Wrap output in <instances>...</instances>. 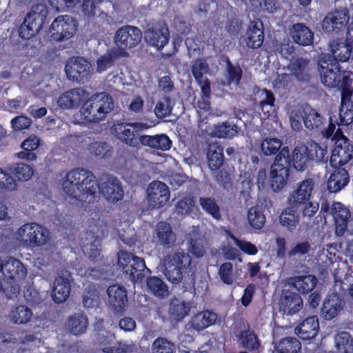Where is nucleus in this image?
I'll list each match as a JSON object with an SVG mask.
<instances>
[{
  "mask_svg": "<svg viewBox=\"0 0 353 353\" xmlns=\"http://www.w3.org/2000/svg\"><path fill=\"white\" fill-rule=\"evenodd\" d=\"M62 188L71 202L83 207L94 203L99 192L111 203L122 200L124 196L122 184L117 178L109 177L99 184L95 175L84 168H75L68 172Z\"/></svg>",
  "mask_w": 353,
  "mask_h": 353,
  "instance_id": "obj_1",
  "label": "nucleus"
},
{
  "mask_svg": "<svg viewBox=\"0 0 353 353\" xmlns=\"http://www.w3.org/2000/svg\"><path fill=\"white\" fill-rule=\"evenodd\" d=\"M164 274L172 284H179L183 291L195 288V271L189 253L176 251L164 258Z\"/></svg>",
  "mask_w": 353,
  "mask_h": 353,
  "instance_id": "obj_2",
  "label": "nucleus"
},
{
  "mask_svg": "<svg viewBox=\"0 0 353 353\" xmlns=\"http://www.w3.org/2000/svg\"><path fill=\"white\" fill-rule=\"evenodd\" d=\"M114 108L112 97L105 92L92 94L81 108L83 118L88 122H99L107 117Z\"/></svg>",
  "mask_w": 353,
  "mask_h": 353,
  "instance_id": "obj_3",
  "label": "nucleus"
},
{
  "mask_svg": "<svg viewBox=\"0 0 353 353\" xmlns=\"http://www.w3.org/2000/svg\"><path fill=\"white\" fill-rule=\"evenodd\" d=\"M49 12L48 6L41 1L32 6L19 27V37L26 40L34 37L43 28Z\"/></svg>",
  "mask_w": 353,
  "mask_h": 353,
  "instance_id": "obj_4",
  "label": "nucleus"
},
{
  "mask_svg": "<svg viewBox=\"0 0 353 353\" xmlns=\"http://www.w3.org/2000/svg\"><path fill=\"white\" fill-rule=\"evenodd\" d=\"M290 156L288 147H284L276 156L271 165L270 185L274 192L281 190L288 183L290 172Z\"/></svg>",
  "mask_w": 353,
  "mask_h": 353,
  "instance_id": "obj_5",
  "label": "nucleus"
},
{
  "mask_svg": "<svg viewBox=\"0 0 353 353\" xmlns=\"http://www.w3.org/2000/svg\"><path fill=\"white\" fill-rule=\"evenodd\" d=\"M118 265L124 274L133 283L141 282L145 277L146 269L145 261L132 253L121 250L117 253Z\"/></svg>",
  "mask_w": 353,
  "mask_h": 353,
  "instance_id": "obj_6",
  "label": "nucleus"
},
{
  "mask_svg": "<svg viewBox=\"0 0 353 353\" xmlns=\"http://www.w3.org/2000/svg\"><path fill=\"white\" fill-rule=\"evenodd\" d=\"M324 155V150H321L319 143H314L310 147L304 144L296 145L292 152V163L295 170L303 172L314 161H321Z\"/></svg>",
  "mask_w": 353,
  "mask_h": 353,
  "instance_id": "obj_7",
  "label": "nucleus"
},
{
  "mask_svg": "<svg viewBox=\"0 0 353 353\" xmlns=\"http://www.w3.org/2000/svg\"><path fill=\"white\" fill-rule=\"evenodd\" d=\"M0 273L5 278L6 283H10V291L17 296L19 293V282L27 275V270L23 264L14 257H9L2 261Z\"/></svg>",
  "mask_w": 353,
  "mask_h": 353,
  "instance_id": "obj_8",
  "label": "nucleus"
},
{
  "mask_svg": "<svg viewBox=\"0 0 353 353\" xmlns=\"http://www.w3.org/2000/svg\"><path fill=\"white\" fill-rule=\"evenodd\" d=\"M319 70L322 83L328 88H336L343 70L337 60L330 54H324L319 60Z\"/></svg>",
  "mask_w": 353,
  "mask_h": 353,
  "instance_id": "obj_9",
  "label": "nucleus"
},
{
  "mask_svg": "<svg viewBox=\"0 0 353 353\" xmlns=\"http://www.w3.org/2000/svg\"><path fill=\"white\" fill-rule=\"evenodd\" d=\"M77 29V21L70 15L57 17L50 27V37L55 41L68 40L73 37Z\"/></svg>",
  "mask_w": 353,
  "mask_h": 353,
  "instance_id": "obj_10",
  "label": "nucleus"
},
{
  "mask_svg": "<svg viewBox=\"0 0 353 353\" xmlns=\"http://www.w3.org/2000/svg\"><path fill=\"white\" fill-rule=\"evenodd\" d=\"M18 235L24 242L33 248L41 247L50 241L49 231L34 223H26L18 230Z\"/></svg>",
  "mask_w": 353,
  "mask_h": 353,
  "instance_id": "obj_11",
  "label": "nucleus"
},
{
  "mask_svg": "<svg viewBox=\"0 0 353 353\" xmlns=\"http://www.w3.org/2000/svg\"><path fill=\"white\" fill-rule=\"evenodd\" d=\"M142 37V32L139 28L127 25L117 30L114 41L119 50L125 51L139 45L141 41Z\"/></svg>",
  "mask_w": 353,
  "mask_h": 353,
  "instance_id": "obj_12",
  "label": "nucleus"
},
{
  "mask_svg": "<svg viewBox=\"0 0 353 353\" xmlns=\"http://www.w3.org/2000/svg\"><path fill=\"white\" fill-rule=\"evenodd\" d=\"M144 39L149 46L161 51L168 43L170 32L165 23H157L145 30Z\"/></svg>",
  "mask_w": 353,
  "mask_h": 353,
  "instance_id": "obj_13",
  "label": "nucleus"
},
{
  "mask_svg": "<svg viewBox=\"0 0 353 353\" xmlns=\"http://www.w3.org/2000/svg\"><path fill=\"white\" fill-rule=\"evenodd\" d=\"M147 201L152 208H161L166 205L170 196L168 185L160 181H153L147 188Z\"/></svg>",
  "mask_w": 353,
  "mask_h": 353,
  "instance_id": "obj_14",
  "label": "nucleus"
},
{
  "mask_svg": "<svg viewBox=\"0 0 353 353\" xmlns=\"http://www.w3.org/2000/svg\"><path fill=\"white\" fill-rule=\"evenodd\" d=\"M65 72L68 79L83 83L90 77V64L83 57H72L65 64Z\"/></svg>",
  "mask_w": 353,
  "mask_h": 353,
  "instance_id": "obj_15",
  "label": "nucleus"
},
{
  "mask_svg": "<svg viewBox=\"0 0 353 353\" xmlns=\"http://www.w3.org/2000/svg\"><path fill=\"white\" fill-rule=\"evenodd\" d=\"M350 20L347 8L328 13L322 22V28L327 33L339 34L344 31Z\"/></svg>",
  "mask_w": 353,
  "mask_h": 353,
  "instance_id": "obj_16",
  "label": "nucleus"
},
{
  "mask_svg": "<svg viewBox=\"0 0 353 353\" xmlns=\"http://www.w3.org/2000/svg\"><path fill=\"white\" fill-rule=\"evenodd\" d=\"M315 187V180L309 177L302 180L297 184V187L290 194L288 202L290 205L299 210L306 201L310 200L312 193Z\"/></svg>",
  "mask_w": 353,
  "mask_h": 353,
  "instance_id": "obj_17",
  "label": "nucleus"
},
{
  "mask_svg": "<svg viewBox=\"0 0 353 353\" xmlns=\"http://www.w3.org/2000/svg\"><path fill=\"white\" fill-rule=\"evenodd\" d=\"M153 238L156 245L164 249L173 248L176 245V234L170 224L163 221L157 223Z\"/></svg>",
  "mask_w": 353,
  "mask_h": 353,
  "instance_id": "obj_18",
  "label": "nucleus"
},
{
  "mask_svg": "<svg viewBox=\"0 0 353 353\" xmlns=\"http://www.w3.org/2000/svg\"><path fill=\"white\" fill-rule=\"evenodd\" d=\"M108 301L114 314H123L127 308V290L121 285H112L107 290Z\"/></svg>",
  "mask_w": 353,
  "mask_h": 353,
  "instance_id": "obj_19",
  "label": "nucleus"
},
{
  "mask_svg": "<svg viewBox=\"0 0 353 353\" xmlns=\"http://www.w3.org/2000/svg\"><path fill=\"white\" fill-rule=\"evenodd\" d=\"M288 68L292 77L298 82L303 83L310 82L312 68L309 59H303V57H297L291 60Z\"/></svg>",
  "mask_w": 353,
  "mask_h": 353,
  "instance_id": "obj_20",
  "label": "nucleus"
},
{
  "mask_svg": "<svg viewBox=\"0 0 353 353\" xmlns=\"http://www.w3.org/2000/svg\"><path fill=\"white\" fill-rule=\"evenodd\" d=\"M353 158V145L347 143L334 144L330 159V165L332 168L343 167Z\"/></svg>",
  "mask_w": 353,
  "mask_h": 353,
  "instance_id": "obj_21",
  "label": "nucleus"
},
{
  "mask_svg": "<svg viewBox=\"0 0 353 353\" xmlns=\"http://www.w3.org/2000/svg\"><path fill=\"white\" fill-rule=\"evenodd\" d=\"M279 311L283 314L292 316L303 307L301 296L295 292L286 291L279 301Z\"/></svg>",
  "mask_w": 353,
  "mask_h": 353,
  "instance_id": "obj_22",
  "label": "nucleus"
},
{
  "mask_svg": "<svg viewBox=\"0 0 353 353\" xmlns=\"http://www.w3.org/2000/svg\"><path fill=\"white\" fill-rule=\"evenodd\" d=\"M344 305L345 301L339 294L328 295L321 307V315L325 320H332L339 314Z\"/></svg>",
  "mask_w": 353,
  "mask_h": 353,
  "instance_id": "obj_23",
  "label": "nucleus"
},
{
  "mask_svg": "<svg viewBox=\"0 0 353 353\" xmlns=\"http://www.w3.org/2000/svg\"><path fill=\"white\" fill-rule=\"evenodd\" d=\"M141 145L147 146L155 150L162 152L169 150L172 141L165 134H157L155 135L143 134L139 137Z\"/></svg>",
  "mask_w": 353,
  "mask_h": 353,
  "instance_id": "obj_24",
  "label": "nucleus"
},
{
  "mask_svg": "<svg viewBox=\"0 0 353 353\" xmlns=\"http://www.w3.org/2000/svg\"><path fill=\"white\" fill-rule=\"evenodd\" d=\"M290 35L296 44L301 46H308L313 43L314 33L303 23H294L290 29Z\"/></svg>",
  "mask_w": 353,
  "mask_h": 353,
  "instance_id": "obj_25",
  "label": "nucleus"
},
{
  "mask_svg": "<svg viewBox=\"0 0 353 353\" xmlns=\"http://www.w3.org/2000/svg\"><path fill=\"white\" fill-rule=\"evenodd\" d=\"M333 168L334 170L327 181V189L330 193H336L348 184L350 175L344 168L335 167Z\"/></svg>",
  "mask_w": 353,
  "mask_h": 353,
  "instance_id": "obj_26",
  "label": "nucleus"
},
{
  "mask_svg": "<svg viewBox=\"0 0 353 353\" xmlns=\"http://www.w3.org/2000/svg\"><path fill=\"white\" fill-rule=\"evenodd\" d=\"M319 331V323L316 316H312L304 319L295 328V333L303 341L316 337Z\"/></svg>",
  "mask_w": 353,
  "mask_h": 353,
  "instance_id": "obj_27",
  "label": "nucleus"
},
{
  "mask_svg": "<svg viewBox=\"0 0 353 353\" xmlns=\"http://www.w3.org/2000/svg\"><path fill=\"white\" fill-rule=\"evenodd\" d=\"M264 40L263 25L261 22L252 21L248 26L244 41L252 49L259 48Z\"/></svg>",
  "mask_w": 353,
  "mask_h": 353,
  "instance_id": "obj_28",
  "label": "nucleus"
},
{
  "mask_svg": "<svg viewBox=\"0 0 353 353\" xmlns=\"http://www.w3.org/2000/svg\"><path fill=\"white\" fill-rule=\"evenodd\" d=\"M127 123H117L112 126V131L119 140L131 148H139L141 145L139 137L134 132L128 128Z\"/></svg>",
  "mask_w": 353,
  "mask_h": 353,
  "instance_id": "obj_29",
  "label": "nucleus"
},
{
  "mask_svg": "<svg viewBox=\"0 0 353 353\" xmlns=\"http://www.w3.org/2000/svg\"><path fill=\"white\" fill-rule=\"evenodd\" d=\"M83 90L79 88L69 90L61 94L57 100L58 105L62 109H76L83 101Z\"/></svg>",
  "mask_w": 353,
  "mask_h": 353,
  "instance_id": "obj_30",
  "label": "nucleus"
},
{
  "mask_svg": "<svg viewBox=\"0 0 353 353\" xmlns=\"http://www.w3.org/2000/svg\"><path fill=\"white\" fill-rule=\"evenodd\" d=\"M71 285L68 278L59 275L54 280L52 299L57 303H63L69 297Z\"/></svg>",
  "mask_w": 353,
  "mask_h": 353,
  "instance_id": "obj_31",
  "label": "nucleus"
},
{
  "mask_svg": "<svg viewBox=\"0 0 353 353\" xmlns=\"http://www.w3.org/2000/svg\"><path fill=\"white\" fill-rule=\"evenodd\" d=\"M40 143L41 140L39 137L34 134L30 135L21 143L22 150L17 154V157L28 161L36 160L37 155L34 151L39 148Z\"/></svg>",
  "mask_w": 353,
  "mask_h": 353,
  "instance_id": "obj_32",
  "label": "nucleus"
},
{
  "mask_svg": "<svg viewBox=\"0 0 353 353\" xmlns=\"http://www.w3.org/2000/svg\"><path fill=\"white\" fill-rule=\"evenodd\" d=\"M331 213L334 219L336 226L344 232L347 228V221L350 217V212L341 202H334L331 206Z\"/></svg>",
  "mask_w": 353,
  "mask_h": 353,
  "instance_id": "obj_33",
  "label": "nucleus"
},
{
  "mask_svg": "<svg viewBox=\"0 0 353 353\" xmlns=\"http://www.w3.org/2000/svg\"><path fill=\"white\" fill-rule=\"evenodd\" d=\"M217 314L210 310H205L196 314L191 319V326L197 331L203 330L214 324Z\"/></svg>",
  "mask_w": 353,
  "mask_h": 353,
  "instance_id": "obj_34",
  "label": "nucleus"
},
{
  "mask_svg": "<svg viewBox=\"0 0 353 353\" xmlns=\"http://www.w3.org/2000/svg\"><path fill=\"white\" fill-rule=\"evenodd\" d=\"M296 210L290 205L282 210L279 217L280 224L290 232H293L299 223V216Z\"/></svg>",
  "mask_w": 353,
  "mask_h": 353,
  "instance_id": "obj_35",
  "label": "nucleus"
},
{
  "mask_svg": "<svg viewBox=\"0 0 353 353\" xmlns=\"http://www.w3.org/2000/svg\"><path fill=\"white\" fill-rule=\"evenodd\" d=\"M208 165L212 171L219 170L224 162L223 149L217 144H212L208 146Z\"/></svg>",
  "mask_w": 353,
  "mask_h": 353,
  "instance_id": "obj_36",
  "label": "nucleus"
},
{
  "mask_svg": "<svg viewBox=\"0 0 353 353\" xmlns=\"http://www.w3.org/2000/svg\"><path fill=\"white\" fill-rule=\"evenodd\" d=\"M304 115L301 116L305 128L308 130H319L323 124V117L311 107L303 109Z\"/></svg>",
  "mask_w": 353,
  "mask_h": 353,
  "instance_id": "obj_37",
  "label": "nucleus"
},
{
  "mask_svg": "<svg viewBox=\"0 0 353 353\" xmlns=\"http://www.w3.org/2000/svg\"><path fill=\"white\" fill-rule=\"evenodd\" d=\"M88 324V320L83 314H74L69 316L67 326L70 333L75 336L85 332Z\"/></svg>",
  "mask_w": 353,
  "mask_h": 353,
  "instance_id": "obj_38",
  "label": "nucleus"
},
{
  "mask_svg": "<svg viewBox=\"0 0 353 353\" xmlns=\"http://www.w3.org/2000/svg\"><path fill=\"white\" fill-rule=\"evenodd\" d=\"M292 285L302 294L311 292L316 285L318 280L313 274L298 276L292 278Z\"/></svg>",
  "mask_w": 353,
  "mask_h": 353,
  "instance_id": "obj_39",
  "label": "nucleus"
},
{
  "mask_svg": "<svg viewBox=\"0 0 353 353\" xmlns=\"http://www.w3.org/2000/svg\"><path fill=\"white\" fill-rule=\"evenodd\" d=\"M10 174L19 181H28L34 174L33 168L26 163H18L12 165L9 169Z\"/></svg>",
  "mask_w": 353,
  "mask_h": 353,
  "instance_id": "obj_40",
  "label": "nucleus"
},
{
  "mask_svg": "<svg viewBox=\"0 0 353 353\" xmlns=\"http://www.w3.org/2000/svg\"><path fill=\"white\" fill-rule=\"evenodd\" d=\"M238 339L242 347L249 351H254L260 346L259 340L253 330L248 324V329L239 332Z\"/></svg>",
  "mask_w": 353,
  "mask_h": 353,
  "instance_id": "obj_41",
  "label": "nucleus"
},
{
  "mask_svg": "<svg viewBox=\"0 0 353 353\" xmlns=\"http://www.w3.org/2000/svg\"><path fill=\"white\" fill-rule=\"evenodd\" d=\"M32 316V310L23 305L17 306L9 314L10 321L14 324H26L30 321Z\"/></svg>",
  "mask_w": 353,
  "mask_h": 353,
  "instance_id": "obj_42",
  "label": "nucleus"
},
{
  "mask_svg": "<svg viewBox=\"0 0 353 353\" xmlns=\"http://www.w3.org/2000/svg\"><path fill=\"white\" fill-rule=\"evenodd\" d=\"M332 55L331 57L335 58L338 63L347 61L350 56L353 46L345 41V42H336L331 46Z\"/></svg>",
  "mask_w": 353,
  "mask_h": 353,
  "instance_id": "obj_43",
  "label": "nucleus"
},
{
  "mask_svg": "<svg viewBox=\"0 0 353 353\" xmlns=\"http://www.w3.org/2000/svg\"><path fill=\"white\" fill-rule=\"evenodd\" d=\"M225 79L228 85L234 83L238 85L243 76V70L239 65H234L229 57H225Z\"/></svg>",
  "mask_w": 353,
  "mask_h": 353,
  "instance_id": "obj_44",
  "label": "nucleus"
},
{
  "mask_svg": "<svg viewBox=\"0 0 353 353\" xmlns=\"http://www.w3.org/2000/svg\"><path fill=\"white\" fill-rule=\"evenodd\" d=\"M146 286L148 291L158 297H163L168 292V286L158 276H149L146 279Z\"/></svg>",
  "mask_w": 353,
  "mask_h": 353,
  "instance_id": "obj_45",
  "label": "nucleus"
},
{
  "mask_svg": "<svg viewBox=\"0 0 353 353\" xmlns=\"http://www.w3.org/2000/svg\"><path fill=\"white\" fill-rule=\"evenodd\" d=\"M101 243L99 240H94L90 243L83 245L82 250L88 259L94 263H101L103 256L100 248Z\"/></svg>",
  "mask_w": 353,
  "mask_h": 353,
  "instance_id": "obj_46",
  "label": "nucleus"
},
{
  "mask_svg": "<svg viewBox=\"0 0 353 353\" xmlns=\"http://www.w3.org/2000/svg\"><path fill=\"white\" fill-rule=\"evenodd\" d=\"M248 220L253 229L261 230L265 223V216L261 208L253 206L248 210Z\"/></svg>",
  "mask_w": 353,
  "mask_h": 353,
  "instance_id": "obj_47",
  "label": "nucleus"
},
{
  "mask_svg": "<svg viewBox=\"0 0 353 353\" xmlns=\"http://www.w3.org/2000/svg\"><path fill=\"white\" fill-rule=\"evenodd\" d=\"M88 150L92 155L100 159H107L113 154L112 147L106 141H95L90 143Z\"/></svg>",
  "mask_w": 353,
  "mask_h": 353,
  "instance_id": "obj_48",
  "label": "nucleus"
},
{
  "mask_svg": "<svg viewBox=\"0 0 353 353\" xmlns=\"http://www.w3.org/2000/svg\"><path fill=\"white\" fill-rule=\"evenodd\" d=\"M301 344L294 337H285L281 339L278 344L277 351L279 353H300Z\"/></svg>",
  "mask_w": 353,
  "mask_h": 353,
  "instance_id": "obj_49",
  "label": "nucleus"
},
{
  "mask_svg": "<svg viewBox=\"0 0 353 353\" xmlns=\"http://www.w3.org/2000/svg\"><path fill=\"white\" fill-rule=\"evenodd\" d=\"M190 307L188 303L175 299L172 300L170 305V314L174 319L181 320L187 316Z\"/></svg>",
  "mask_w": 353,
  "mask_h": 353,
  "instance_id": "obj_50",
  "label": "nucleus"
},
{
  "mask_svg": "<svg viewBox=\"0 0 353 353\" xmlns=\"http://www.w3.org/2000/svg\"><path fill=\"white\" fill-rule=\"evenodd\" d=\"M281 146L282 141L279 139L266 137L261 141V150L265 156L277 155L282 150Z\"/></svg>",
  "mask_w": 353,
  "mask_h": 353,
  "instance_id": "obj_51",
  "label": "nucleus"
},
{
  "mask_svg": "<svg viewBox=\"0 0 353 353\" xmlns=\"http://www.w3.org/2000/svg\"><path fill=\"white\" fill-rule=\"evenodd\" d=\"M199 203L201 208L214 219H221V214L220 208L214 199L210 197H200Z\"/></svg>",
  "mask_w": 353,
  "mask_h": 353,
  "instance_id": "obj_52",
  "label": "nucleus"
},
{
  "mask_svg": "<svg viewBox=\"0 0 353 353\" xmlns=\"http://www.w3.org/2000/svg\"><path fill=\"white\" fill-rule=\"evenodd\" d=\"M238 132L236 125H232L228 121H225L215 126L214 134L219 138L232 139L238 134Z\"/></svg>",
  "mask_w": 353,
  "mask_h": 353,
  "instance_id": "obj_53",
  "label": "nucleus"
},
{
  "mask_svg": "<svg viewBox=\"0 0 353 353\" xmlns=\"http://www.w3.org/2000/svg\"><path fill=\"white\" fill-rule=\"evenodd\" d=\"M251 6L258 12L274 14L279 9L276 0H250Z\"/></svg>",
  "mask_w": 353,
  "mask_h": 353,
  "instance_id": "obj_54",
  "label": "nucleus"
},
{
  "mask_svg": "<svg viewBox=\"0 0 353 353\" xmlns=\"http://www.w3.org/2000/svg\"><path fill=\"white\" fill-rule=\"evenodd\" d=\"M176 345L164 337H157L152 343V353H176Z\"/></svg>",
  "mask_w": 353,
  "mask_h": 353,
  "instance_id": "obj_55",
  "label": "nucleus"
},
{
  "mask_svg": "<svg viewBox=\"0 0 353 353\" xmlns=\"http://www.w3.org/2000/svg\"><path fill=\"white\" fill-rule=\"evenodd\" d=\"M48 6L50 10L57 12H63L73 8L81 0H40Z\"/></svg>",
  "mask_w": 353,
  "mask_h": 353,
  "instance_id": "obj_56",
  "label": "nucleus"
},
{
  "mask_svg": "<svg viewBox=\"0 0 353 353\" xmlns=\"http://www.w3.org/2000/svg\"><path fill=\"white\" fill-rule=\"evenodd\" d=\"M208 70V63L204 59H196L191 66L192 74L196 82H199L201 80L205 79L203 75L206 74Z\"/></svg>",
  "mask_w": 353,
  "mask_h": 353,
  "instance_id": "obj_57",
  "label": "nucleus"
},
{
  "mask_svg": "<svg viewBox=\"0 0 353 353\" xmlns=\"http://www.w3.org/2000/svg\"><path fill=\"white\" fill-rule=\"evenodd\" d=\"M195 206V199L193 196H183L175 204V210L177 214H190Z\"/></svg>",
  "mask_w": 353,
  "mask_h": 353,
  "instance_id": "obj_58",
  "label": "nucleus"
},
{
  "mask_svg": "<svg viewBox=\"0 0 353 353\" xmlns=\"http://www.w3.org/2000/svg\"><path fill=\"white\" fill-rule=\"evenodd\" d=\"M16 180L4 170L0 168V189L6 192H13L17 190Z\"/></svg>",
  "mask_w": 353,
  "mask_h": 353,
  "instance_id": "obj_59",
  "label": "nucleus"
},
{
  "mask_svg": "<svg viewBox=\"0 0 353 353\" xmlns=\"http://www.w3.org/2000/svg\"><path fill=\"white\" fill-rule=\"evenodd\" d=\"M172 109L170 97H164L158 101L154 112L158 118L163 119L170 115Z\"/></svg>",
  "mask_w": 353,
  "mask_h": 353,
  "instance_id": "obj_60",
  "label": "nucleus"
},
{
  "mask_svg": "<svg viewBox=\"0 0 353 353\" xmlns=\"http://www.w3.org/2000/svg\"><path fill=\"white\" fill-rule=\"evenodd\" d=\"M341 125H349L353 122V101L341 103L339 108Z\"/></svg>",
  "mask_w": 353,
  "mask_h": 353,
  "instance_id": "obj_61",
  "label": "nucleus"
},
{
  "mask_svg": "<svg viewBox=\"0 0 353 353\" xmlns=\"http://www.w3.org/2000/svg\"><path fill=\"white\" fill-rule=\"evenodd\" d=\"M218 274L223 283L228 285L233 283V264L231 262L222 263L219 267Z\"/></svg>",
  "mask_w": 353,
  "mask_h": 353,
  "instance_id": "obj_62",
  "label": "nucleus"
},
{
  "mask_svg": "<svg viewBox=\"0 0 353 353\" xmlns=\"http://www.w3.org/2000/svg\"><path fill=\"white\" fill-rule=\"evenodd\" d=\"M102 0H83L81 5L82 12L88 17H93L99 10V5Z\"/></svg>",
  "mask_w": 353,
  "mask_h": 353,
  "instance_id": "obj_63",
  "label": "nucleus"
},
{
  "mask_svg": "<svg viewBox=\"0 0 353 353\" xmlns=\"http://www.w3.org/2000/svg\"><path fill=\"white\" fill-rule=\"evenodd\" d=\"M32 123V119L28 117L19 115L11 120V126L14 131H21L28 129Z\"/></svg>",
  "mask_w": 353,
  "mask_h": 353,
  "instance_id": "obj_64",
  "label": "nucleus"
}]
</instances>
